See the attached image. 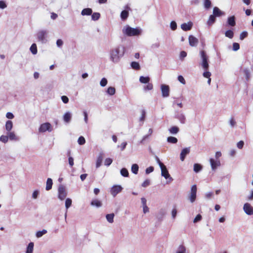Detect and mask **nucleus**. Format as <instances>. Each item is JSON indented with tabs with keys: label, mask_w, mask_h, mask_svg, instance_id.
Segmentation results:
<instances>
[{
	"label": "nucleus",
	"mask_w": 253,
	"mask_h": 253,
	"mask_svg": "<svg viewBox=\"0 0 253 253\" xmlns=\"http://www.w3.org/2000/svg\"><path fill=\"white\" fill-rule=\"evenodd\" d=\"M91 205L92 206H96L97 207H100L102 206V203L101 201L97 199L93 200L91 202Z\"/></svg>",
	"instance_id": "obj_23"
},
{
	"label": "nucleus",
	"mask_w": 253,
	"mask_h": 253,
	"mask_svg": "<svg viewBox=\"0 0 253 253\" xmlns=\"http://www.w3.org/2000/svg\"><path fill=\"white\" fill-rule=\"evenodd\" d=\"M196 193L197 186L196 185H193L191 187L190 196L189 197V199L192 203L194 202L196 200Z\"/></svg>",
	"instance_id": "obj_8"
},
{
	"label": "nucleus",
	"mask_w": 253,
	"mask_h": 253,
	"mask_svg": "<svg viewBox=\"0 0 253 253\" xmlns=\"http://www.w3.org/2000/svg\"><path fill=\"white\" fill-rule=\"evenodd\" d=\"M125 48L123 46L120 45L113 48L110 51V58L113 62H118L120 58L124 55Z\"/></svg>",
	"instance_id": "obj_1"
},
{
	"label": "nucleus",
	"mask_w": 253,
	"mask_h": 253,
	"mask_svg": "<svg viewBox=\"0 0 253 253\" xmlns=\"http://www.w3.org/2000/svg\"><path fill=\"white\" fill-rule=\"evenodd\" d=\"M244 210L248 215L253 214V208L249 203H246L244 205Z\"/></svg>",
	"instance_id": "obj_11"
},
{
	"label": "nucleus",
	"mask_w": 253,
	"mask_h": 253,
	"mask_svg": "<svg viewBox=\"0 0 253 253\" xmlns=\"http://www.w3.org/2000/svg\"><path fill=\"white\" fill-rule=\"evenodd\" d=\"M123 32L124 35L129 37H132L140 35L141 30L138 28H133L127 26L123 29Z\"/></svg>",
	"instance_id": "obj_2"
},
{
	"label": "nucleus",
	"mask_w": 253,
	"mask_h": 253,
	"mask_svg": "<svg viewBox=\"0 0 253 253\" xmlns=\"http://www.w3.org/2000/svg\"><path fill=\"white\" fill-rule=\"evenodd\" d=\"M8 137L11 140L16 139V137L14 132H10L8 133Z\"/></svg>",
	"instance_id": "obj_43"
},
{
	"label": "nucleus",
	"mask_w": 253,
	"mask_h": 253,
	"mask_svg": "<svg viewBox=\"0 0 253 253\" xmlns=\"http://www.w3.org/2000/svg\"><path fill=\"white\" fill-rule=\"evenodd\" d=\"M116 89L114 87H109L107 89V92L111 95H113L115 93Z\"/></svg>",
	"instance_id": "obj_34"
},
{
	"label": "nucleus",
	"mask_w": 253,
	"mask_h": 253,
	"mask_svg": "<svg viewBox=\"0 0 253 253\" xmlns=\"http://www.w3.org/2000/svg\"><path fill=\"white\" fill-rule=\"evenodd\" d=\"M198 40L192 35H190L189 37V44L191 46H195L198 43Z\"/></svg>",
	"instance_id": "obj_12"
},
{
	"label": "nucleus",
	"mask_w": 253,
	"mask_h": 253,
	"mask_svg": "<svg viewBox=\"0 0 253 253\" xmlns=\"http://www.w3.org/2000/svg\"><path fill=\"white\" fill-rule=\"evenodd\" d=\"M150 181L148 179L145 180L142 184V186L145 187L149 185Z\"/></svg>",
	"instance_id": "obj_57"
},
{
	"label": "nucleus",
	"mask_w": 253,
	"mask_h": 253,
	"mask_svg": "<svg viewBox=\"0 0 253 253\" xmlns=\"http://www.w3.org/2000/svg\"><path fill=\"white\" fill-rule=\"evenodd\" d=\"M167 141L169 143L175 144L177 142V139L173 136H169L167 138Z\"/></svg>",
	"instance_id": "obj_30"
},
{
	"label": "nucleus",
	"mask_w": 253,
	"mask_h": 253,
	"mask_svg": "<svg viewBox=\"0 0 253 253\" xmlns=\"http://www.w3.org/2000/svg\"><path fill=\"white\" fill-rule=\"evenodd\" d=\"M243 72L245 75L246 80L249 81L251 76L249 71L248 69H244Z\"/></svg>",
	"instance_id": "obj_40"
},
{
	"label": "nucleus",
	"mask_w": 253,
	"mask_h": 253,
	"mask_svg": "<svg viewBox=\"0 0 253 253\" xmlns=\"http://www.w3.org/2000/svg\"><path fill=\"white\" fill-rule=\"evenodd\" d=\"M179 128L176 126H173L169 129V131L171 134H176L179 131Z\"/></svg>",
	"instance_id": "obj_27"
},
{
	"label": "nucleus",
	"mask_w": 253,
	"mask_h": 253,
	"mask_svg": "<svg viewBox=\"0 0 253 253\" xmlns=\"http://www.w3.org/2000/svg\"><path fill=\"white\" fill-rule=\"evenodd\" d=\"M211 76V73L210 72L208 71V70L205 71V72L203 73V76L205 78H210Z\"/></svg>",
	"instance_id": "obj_55"
},
{
	"label": "nucleus",
	"mask_w": 253,
	"mask_h": 253,
	"mask_svg": "<svg viewBox=\"0 0 253 253\" xmlns=\"http://www.w3.org/2000/svg\"><path fill=\"white\" fill-rule=\"evenodd\" d=\"M6 7V5L4 1H0V8L3 9Z\"/></svg>",
	"instance_id": "obj_64"
},
{
	"label": "nucleus",
	"mask_w": 253,
	"mask_h": 253,
	"mask_svg": "<svg viewBox=\"0 0 253 253\" xmlns=\"http://www.w3.org/2000/svg\"><path fill=\"white\" fill-rule=\"evenodd\" d=\"M34 249V243L31 242L29 244L26 250V253H32Z\"/></svg>",
	"instance_id": "obj_25"
},
{
	"label": "nucleus",
	"mask_w": 253,
	"mask_h": 253,
	"mask_svg": "<svg viewBox=\"0 0 253 253\" xmlns=\"http://www.w3.org/2000/svg\"><path fill=\"white\" fill-rule=\"evenodd\" d=\"M6 117L8 119H12L14 118V115L12 113L8 112L6 114Z\"/></svg>",
	"instance_id": "obj_63"
},
{
	"label": "nucleus",
	"mask_w": 253,
	"mask_h": 253,
	"mask_svg": "<svg viewBox=\"0 0 253 253\" xmlns=\"http://www.w3.org/2000/svg\"><path fill=\"white\" fill-rule=\"evenodd\" d=\"M228 24L231 26H234L236 25L235 17L234 16H230L228 18Z\"/></svg>",
	"instance_id": "obj_19"
},
{
	"label": "nucleus",
	"mask_w": 253,
	"mask_h": 253,
	"mask_svg": "<svg viewBox=\"0 0 253 253\" xmlns=\"http://www.w3.org/2000/svg\"><path fill=\"white\" fill-rule=\"evenodd\" d=\"M128 15V11L124 10H123L121 13V17L123 20H125L127 18Z\"/></svg>",
	"instance_id": "obj_21"
},
{
	"label": "nucleus",
	"mask_w": 253,
	"mask_h": 253,
	"mask_svg": "<svg viewBox=\"0 0 253 253\" xmlns=\"http://www.w3.org/2000/svg\"><path fill=\"white\" fill-rule=\"evenodd\" d=\"M121 174L122 176L124 177H128L129 175L128 171L126 168H123L121 169Z\"/></svg>",
	"instance_id": "obj_35"
},
{
	"label": "nucleus",
	"mask_w": 253,
	"mask_h": 253,
	"mask_svg": "<svg viewBox=\"0 0 253 253\" xmlns=\"http://www.w3.org/2000/svg\"><path fill=\"white\" fill-rule=\"evenodd\" d=\"M78 142L80 145H84L85 143V138L83 136H80L78 138Z\"/></svg>",
	"instance_id": "obj_45"
},
{
	"label": "nucleus",
	"mask_w": 253,
	"mask_h": 253,
	"mask_svg": "<svg viewBox=\"0 0 253 253\" xmlns=\"http://www.w3.org/2000/svg\"><path fill=\"white\" fill-rule=\"evenodd\" d=\"M248 36V33L247 32H243L240 36V39L241 40H244Z\"/></svg>",
	"instance_id": "obj_51"
},
{
	"label": "nucleus",
	"mask_w": 253,
	"mask_h": 253,
	"mask_svg": "<svg viewBox=\"0 0 253 253\" xmlns=\"http://www.w3.org/2000/svg\"><path fill=\"white\" fill-rule=\"evenodd\" d=\"M61 99H62V101L64 103H67L69 101V99L66 96H64V95L62 96L61 97Z\"/></svg>",
	"instance_id": "obj_62"
},
{
	"label": "nucleus",
	"mask_w": 253,
	"mask_h": 253,
	"mask_svg": "<svg viewBox=\"0 0 253 253\" xmlns=\"http://www.w3.org/2000/svg\"><path fill=\"white\" fill-rule=\"evenodd\" d=\"M153 88V85L152 83H147V84L144 87V89L145 90H150Z\"/></svg>",
	"instance_id": "obj_42"
},
{
	"label": "nucleus",
	"mask_w": 253,
	"mask_h": 253,
	"mask_svg": "<svg viewBox=\"0 0 253 253\" xmlns=\"http://www.w3.org/2000/svg\"><path fill=\"white\" fill-rule=\"evenodd\" d=\"M13 127V123L11 121H7L5 124V129L7 131H10Z\"/></svg>",
	"instance_id": "obj_22"
},
{
	"label": "nucleus",
	"mask_w": 253,
	"mask_h": 253,
	"mask_svg": "<svg viewBox=\"0 0 253 253\" xmlns=\"http://www.w3.org/2000/svg\"><path fill=\"white\" fill-rule=\"evenodd\" d=\"M224 12L221 11L217 7H214L213 9V14L215 17H220L224 15Z\"/></svg>",
	"instance_id": "obj_15"
},
{
	"label": "nucleus",
	"mask_w": 253,
	"mask_h": 253,
	"mask_svg": "<svg viewBox=\"0 0 253 253\" xmlns=\"http://www.w3.org/2000/svg\"><path fill=\"white\" fill-rule=\"evenodd\" d=\"M102 160H103V157H102V155H100L97 157V159L96 160V168H99L101 166L102 162Z\"/></svg>",
	"instance_id": "obj_28"
},
{
	"label": "nucleus",
	"mask_w": 253,
	"mask_h": 253,
	"mask_svg": "<svg viewBox=\"0 0 253 253\" xmlns=\"http://www.w3.org/2000/svg\"><path fill=\"white\" fill-rule=\"evenodd\" d=\"M158 163L161 169L162 175L166 179L170 177V175L166 167L162 163L159 159L158 160Z\"/></svg>",
	"instance_id": "obj_4"
},
{
	"label": "nucleus",
	"mask_w": 253,
	"mask_h": 253,
	"mask_svg": "<svg viewBox=\"0 0 253 253\" xmlns=\"http://www.w3.org/2000/svg\"><path fill=\"white\" fill-rule=\"evenodd\" d=\"M202 169V166L199 164H195L194 165V170L196 172H198Z\"/></svg>",
	"instance_id": "obj_36"
},
{
	"label": "nucleus",
	"mask_w": 253,
	"mask_h": 253,
	"mask_svg": "<svg viewBox=\"0 0 253 253\" xmlns=\"http://www.w3.org/2000/svg\"><path fill=\"white\" fill-rule=\"evenodd\" d=\"M92 10L90 8H84L82 10L81 14L82 15H90L92 14Z\"/></svg>",
	"instance_id": "obj_17"
},
{
	"label": "nucleus",
	"mask_w": 253,
	"mask_h": 253,
	"mask_svg": "<svg viewBox=\"0 0 253 253\" xmlns=\"http://www.w3.org/2000/svg\"><path fill=\"white\" fill-rule=\"evenodd\" d=\"M71 118V115L70 113L67 112L64 115V120L65 122L68 123L70 121Z\"/></svg>",
	"instance_id": "obj_33"
},
{
	"label": "nucleus",
	"mask_w": 253,
	"mask_h": 253,
	"mask_svg": "<svg viewBox=\"0 0 253 253\" xmlns=\"http://www.w3.org/2000/svg\"><path fill=\"white\" fill-rule=\"evenodd\" d=\"M47 35V32L45 30L40 31L37 34L38 40L42 42H45Z\"/></svg>",
	"instance_id": "obj_7"
},
{
	"label": "nucleus",
	"mask_w": 253,
	"mask_h": 253,
	"mask_svg": "<svg viewBox=\"0 0 253 253\" xmlns=\"http://www.w3.org/2000/svg\"><path fill=\"white\" fill-rule=\"evenodd\" d=\"M127 145V143L126 142H124L121 143L120 146H119L121 148V151H123L126 147V146Z\"/></svg>",
	"instance_id": "obj_56"
},
{
	"label": "nucleus",
	"mask_w": 253,
	"mask_h": 253,
	"mask_svg": "<svg viewBox=\"0 0 253 253\" xmlns=\"http://www.w3.org/2000/svg\"><path fill=\"white\" fill-rule=\"evenodd\" d=\"M114 213H110V214H107L106 215V218L107 220V221L110 223H113L114 221Z\"/></svg>",
	"instance_id": "obj_29"
},
{
	"label": "nucleus",
	"mask_w": 253,
	"mask_h": 253,
	"mask_svg": "<svg viewBox=\"0 0 253 253\" xmlns=\"http://www.w3.org/2000/svg\"><path fill=\"white\" fill-rule=\"evenodd\" d=\"M138 169L139 167L137 164H133L131 166V171L134 174H137Z\"/></svg>",
	"instance_id": "obj_32"
},
{
	"label": "nucleus",
	"mask_w": 253,
	"mask_h": 253,
	"mask_svg": "<svg viewBox=\"0 0 253 253\" xmlns=\"http://www.w3.org/2000/svg\"><path fill=\"white\" fill-rule=\"evenodd\" d=\"M8 136L6 135H1L0 137V141L6 143L8 141Z\"/></svg>",
	"instance_id": "obj_47"
},
{
	"label": "nucleus",
	"mask_w": 253,
	"mask_h": 253,
	"mask_svg": "<svg viewBox=\"0 0 253 253\" xmlns=\"http://www.w3.org/2000/svg\"><path fill=\"white\" fill-rule=\"evenodd\" d=\"M154 170V168L153 167H149L146 169V173L147 174H149L150 172H152Z\"/></svg>",
	"instance_id": "obj_59"
},
{
	"label": "nucleus",
	"mask_w": 253,
	"mask_h": 253,
	"mask_svg": "<svg viewBox=\"0 0 253 253\" xmlns=\"http://www.w3.org/2000/svg\"><path fill=\"white\" fill-rule=\"evenodd\" d=\"M107 84V80L106 78H102L100 82V85L102 86H105Z\"/></svg>",
	"instance_id": "obj_49"
},
{
	"label": "nucleus",
	"mask_w": 253,
	"mask_h": 253,
	"mask_svg": "<svg viewBox=\"0 0 253 253\" xmlns=\"http://www.w3.org/2000/svg\"><path fill=\"white\" fill-rule=\"evenodd\" d=\"M200 55H201V58L202 60L201 65H202V67L203 68V69L205 71H207L208 70L209 67L208 61V57L205 51H204V50H201L200 51Z\"/></svg>",
	"instance_id": "obj_3"
},
{
	"label": "nucleus",
	"mask_w": 253,
	"mask_h": 253,
	"mask_svg": "<svg viewBox=\"0 0 253 253\" xmlns=\"http://www.w3.org/2000/svg\"><path fill=\"white\" fill-rule=\"evenodd\" d=\"M240 48V45L237 42H234L233 44V49L234 51H237Z\"/></svg>",
	"instance_id": "obj_52"
},
{
	"label": "nucleus",
	"mask_w": 253,
	"mask_h": 253,
	"mask_svg": "<svg viewBox=\"0 0 253 253\" xmlns=\"http://www.w3.org/2000/svg\"><path fill=\"white\" fill-rule=\"evenodd\" d=\"M122 189L123 188L120 185H115L111 188V193L114 197H115L122 191Z\"/></svg>",
	"instance_id": "obj_10"
},
{
	"label": "nucleus",
	"mask_w": 253,
	"mask_h": 253,
	"mask_svg": "<svg viewBox=\"0 0 253 253\" xmlns=\"http://www.w3.org/2000/svg\"><path fill=\"white\" fill-rule=\"evenodd\" d=\"M146 112L145 110H142L141 111V117L140 119V121H144L145 118Z\"/></svg>",
	"instance_id": "obj_61"
},
{
	"label": "nucleus",
	"mask_w": 253,
	"mask_h": 253,
	"mask_svg": "<svg viewBox=\"0 0 253 253\" xmlns=\"http://www.w3.org/2000/svg\"><path fill=\"white\" fill-rule=\"evenodd\" d=\"M190 153V148H185L181 152L180 158L181 161H183L186 156Z\"/></svg>",
	"instance_id": "obj_13"
},
{
	"label": "nucleus",
	"mask_w": 253,
	"mask_h": 253,
	"mask_svg": "<svg viewBox=\"0 0 253 253\" xmlns=\"http://www.w3.org/2000/svg\"><path fill=\"white\" fill-rule=\"evenodd\" d=\"M216 17L213 15H211L210 17L207 21V24L209 26L212 25L215 22L216 20Z\"/></svg>",
	"instance_id": "obj_18"
},
{
	"label": "nucleus",
	"mask_w": 253,
	"mask_h": 253,
	"mask_svg": "<svg viewBox=\"0 0 253 253\" xmlns=\"http://www.w3.org/2000/svg\"><path fill=\"white\" fill-rule=\"evenodd\" d=\"M52 130V126L49 123H45L42 124L39 129V130L41 132H44L46 131H48L49 132L51 131Z\"/></svg>",
	"instance_id": "obj_5"
},
{
	"label": "nucleus",
	"mask_w": 253,
	"mask_h": 253,
	"mask_svg": "<svg viewBox=\"0 0 253 253\" xmlns=\"http://www.w3.org/2000/svg\"><path fill=\"white\" fill-rule=\"evenodd\" d=\"M161 88L162 93V96L164 97H168L169 95V86L166 84H162Z\"/></svg>",
	"instance_id": "obj_9"
},
{
	"label": "nucleus",
	"mask_w": 253,
	"mask_h": 253,
	"mask_svg": "<svg viewBox=\"0 0 253 253\" xmlns=\"http://www.w3.org/2000/svg\"><path fill=\"white\" fill-rule=\"evenodd\" d=\"M70 154H71L70 151H68V152L67 153V155L69 156V159H68L69 164L71 167H72L74 165V159L72 157H70Z\"/></svg>",
	"instance_id": "obj_39"
},
{
	"label": "nucleus",
	"mask_w": 253,
	"mask_h": 253,
	"mask_svg": "<svg viewBox=\"0 0 253 253\" xmlns=\"http://www.w3.org/2000/svg\"><path fill=\"white\" fill-rule=\"evenodd\" d=\"M210 162L212 169H216V168L220 165L219 161H215L213 158H211Z\"/></svg>",
	"instance_id": "obj_14"
},
{
	"label": "nucleus",
	"mask_w": 253,
	"mask_h": 253,
	"mask_svg": "<svg viewBox=\"0 0 253 253\" xmlns=\"http://www.w3.org/2000/svg\"><path fill=\"white\" fill-rule=\"evenodd\" d=\"M139 81L143 84H147L150 81V78L149 77L141 76L139 78Z\"/></svg>",
	"instance_id": "obj_24"
},
{
	"label": "nucleus",
	"mask_w": 253,
	"mask_h": 253,
	"mask_svg": "<svg viewBox=\"0 0 253 253\" xmlns=\"http://www.w3.org/2000/svg\"><path fill=\"white\" fill-rule=\"evenodd\" d=\"M131 66L132 69L136 70H139L140 69V66L139 64L137 62H132L131 63Z\"/></svg>",
	"instance_id": "obj_26"
},
{
	"label": "nucleus",
	"mask_w": 253,
	"mask_h": 253,
	"mask_svg": "<svg viewBox=\"0 0 253 253\" xmlns=\"http://www.w3.org/2000/svg\"><path fill=\"white\" fill-rule=\"evenodd\" d=\"M244 144V141L241 140V141H240L239 142H238L237 145V147L238 148L242 149L243 147Z\"/></svg>",
	"instance_id": "obj_60"
},
{
	"label": "nucleus",
	"mask_w": 253,
	"mask_h": 253,
	"mask_svg": "<svg viewBox=\"0 0 253 253\" xmlns=\"http://www.w3.org/2000/svg\"><path fill=\"white\" fill-rule=\"evenodd\" d=\"M202 219V216L199 214L198 215H197V216L195 217V218H194V222H197L200 220H201Z\"/></svg>",
	"instance_id": "obj_58"
},
{
	"label": "nucleus",
	"mask_w": 253,
	"mask_h": 253,
	"mask_svg": "<svg viewBox=\"0 0 253 253\" xmlns=\"http://www.w3.org/2000/svg\"><path fill=\"white\" fill-rule=\"evenodd\" d=\"M52 180L50 178H48L46 181V190L47 191L50 190L52 188Z\"/></svg>",
	"instance_id": "obj_20"
},
{
	"label": "nucleus",
	"mask_w": 253,
	"mask_h": 253,
	"mask_svg": "<svg viewBox=\"0 0 253 253\" xmlns=\"http://www.w3.org/2000/svg\"><path fill=\"white\" fill-rule=\"evenodd\" d=\"M112 162L113 161L111 158H107L105 160L104 164L105 166H109L112 164Z\"/></svg>",
	"instance_id": "obj_50"
},
{
	"label": "nucleus",
	"mask_w": 253,
	"mask_h": 253,
	"mask_svg": "<svg viewBox=\"0 0 253 253\" xmlns=\"http://www.w3.org/2000/svg\"><path fill=\"white\" fill-rule=\"evenodd\" d=\"M192 23L191 22L186 23H184L181 25V29L185 31H187L192 28Z\"/></svg>",
	"instance_id": "obj_16"
},
{
	"label": "nucleus",
	"mask_w": 253,
	"mask_h": 253,
	"mask_svg": "<svg viewBox=\"0 0 253 253\" xmlns=\"http://www.w3.org/2000/svg\"><path fill=\"white\" fill-rule=\"evenodd\" d=\"M100 14L98 12H94L91 15V18L93 20L96 21L99 19Z\"/></svg>",
	"instance_id": "obj_37"
},
{
	"label": "nucleus",
	"mask_w": 253,
	"mask_h": 253,
	"mask_svg": "<svg viewBox=\"0 0 253 253\" xmlns=\"http://www.w3.org/2000/svg\"><path fill=\"white\" fill-rule=\"evenodd\" d=\"M30 51L33 54H36L37 53V47L36 43H33L30 47Z\"/></svg>",
	"instance_id": "obj_31"
},
{
	"label": "nucleus",
	"mask_w": 253,
	"mask_h": 253,
	"mask_svg": "<svg viewBox=\"0 0 253 253\" xmlns=\"http://www.w3.org/2000/svg\"><path fill=\"white\" fill-rule=\"evenodd\" d=\"M58 191L59 199L61 200H64L67 196V192L65 186L62 185H60Z\"/></svg>",
	"instance_id": "obj_6"
},
{
	"label": "nucleus",
	"mask_w": 253,
	"mask_h": 253,
	"mask_svg": "<svg viewBox=\"0 0 253 253\" xmlns=\"http://www.w3.org/2000/svg\"><path fill=\"white\" fill-rule=\"evenodd\" d=\"M178 80L179 81V82H180L182 84H185V79L182 76H181V75L178 76Z\"/></svg>",
	"instance_id": "obj_54"
},
{
	"label": "nucleus",
	"mask_w": 253,
	"mask_h": 253,
	"mask_svg": "<svg viewBox=\"0 0 253 253\" xmlns=\"http://www.w3.org/2000/svg\"><path fill=\"white\" fill-rule=\"evenodd\" d=\"M186 249L183 245H180L178 248V251L176 253H185Z\"/></svg>",
	"instance_id": "obj_46"
},
{
	"label": "nucleus",
	"mask_w": 253,
	"mask_h": 253,
	"mask_svg": "<svg viewBox=\"0 0 253 253\" xmlns=\"http://www.w3.org/2000/svg\"><path fill=\"white\" fill-rule=\"evenodd\" d=\"M170 28L172 30H175L177 28V24L175 22L171 21L170 23Z\"/></svg>",
	"instance_id": "obj_53"
},
{
	"label": "nucleus",
	"mask_w": 253,
	"mask_h": 253,
	"mask_svg": "<svg viewBox=\"0 0 253 253\" xmlns=\"http://www.w3.org/2000/svg\"><path fill=\"white\" fill-rule=\"evenodd\" d=\"M225 35L226 37L232 39L234 36V33L232 30H229L226 31Z\"/></svg>",
	"instance_id": "obj_38"
},
{
	"label": "nucleus",
	"mask_w": 253,
	"mask_h": 253,
	"mask_svg": "<svg viewBox=\"0 0 253 253\" xmlns=\"http://www.w3.org/2000/svg\"><path fill=\"white\" fill-rule=\"evenodd\" d=\"M211 1L210 0H205L204 6L206 9H209L211 6Z\"/></svg>",
	"instance_id": "obj_41"
},
{
	"label": "nucleus",
	"mask_w": 253,
	"mask_h": 253,
	"mask_svg": "<svg viewBox=\"0 0 253 253\" xmlns=\"http://www.w3.org/2000/svg\"><path fill=\"white\" fill-rule=\"evenodd\" d=\"M47 232L46 230H42V231H39L37 232L36 233V236L38 238H40L42 237L43 235L45 234Z\"/></svg>",
	"instance_id": "obj_44"
},
{
	"label": "nucleus",
	"mask_w": 253,
	"mask_h": 253,
	"mask_svg": "<svg viewBox=\"0 0 253 253\" xmlns=\"http://www.w3.org/2000/svg\"><path fill=\"white\" fill-rule=\"evenodd\" d=\"M72 204V200L69 198H67L65 201V206L67 209H68Z\"/></svg>",
	"instance_id": "obj_48"
}]
</instances>
